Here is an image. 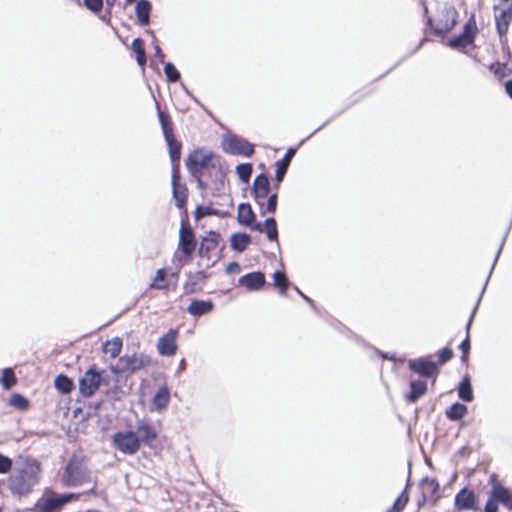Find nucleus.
<instances>
[{
    "mask_svg": "<svg viewBox=\"0 0 512 512\" xmlns=\"http://www.w3.org/2000/svg\"><path fill=\"white\" fill-rule=\"evenodd\" d=\"M10 404L20 410H25L28 408L29 402L24 396L13 394L10 399Z\"/></svg>",
    "mask_w": 512,
    "mask_h": 512,
    "instance_id": "46",
    "label": "nucleus"
},
{
    "mask_svg": "<svg viewBox=\"0 0 512 512\" xmlns=\"http://www.w3.org/2000/svg\"><path fill=\"white\" fill-rule=\"evenodd\" d=\"M151 3L148 0H139L136 4V16L139 23L145 26L150 21Z\"/></svg>",
    "mask_w": 512,
    "mask_h": 512,
    "instance_id": "30",
    "label": "nucleus"
},
{
    "mask_svg": "<svg viewBox=\"0 0 512 512\" xmlns=\"http://www.w3.org/2000/svg\"><path fill=\"white\" fill-rule=\"evenodd\" d=\"M467 411L466 405L456 402L446 409L445 415L451 421H458L466 415Z\"/></svg>",
    "mask_w": 512,
    "mask_h": 512,
    "instance_id": "34",
    "label": "nucleus"
},
{
    "mask_svg": "<svg viewBox=\"0 0 512 512\" xmlns=\"http://www.w3.org/2000/svg\"><path fill=\"white\" fill-rule=\"evenodd\" d=\"M156 38L154 37V42H156ZM155 56L159 59V61L161 63H164V60H165V54L163 53V51L161 50V48L159 47V45L157 43H155Z\"/></svg>",
    "mask_w": 512,
    "mask_h": 512,
    "instance_id": "53",
    "label": "nucleus"
},
{
    "mask_svg": "<svg viewBox=\"0 0 512 512\" xmlns=\"http://www.w3.org/2000/svg\"><path fill=\"white\" fill-rule=\"evenodd\" d=\"M270 193V181L266 174L261 173L257 175L253 181L252 195L254 200L259 206H262L264 201Z\"/></svg>",
    "mask_w": 512,
    "mask_h": 512,
    "instance_id": "13",
    "label": "nucleus"
},
{
    "mask_svg": "<svg viewBox=\"0 0 512 512\" xmlns=\"http://www.w3.org/2000/svg\"><path fill=\"white\" fill-rule=\"evenodd\" d=\"M273 280L274 285L280 290V293L285 294L290 284L285 273L279 270L275 271L273 274Z\"/></svg>",
    "mask_w": 512,
    "mask_h": 512,
    "instance_id": "42",
    "label": "nucleus"
},
{
    "mask_svg": "<svg viewBox=\"0 0 512 512\" xmlns=\"http://www.w3.org/2000/svg\"><path fill=\"white\" fill-rule=\"evenodd\" d=\"M216 156L212 152H207L203 149H197L191 152L186 158L185 164L188 171L196 176L201 170L208 167H216Z\"/></svg>",
    "mask_w": 512,
    "mask_h": 512,
    "instance_id": "5",
    "label": "nucleus"
},
{
    "mask_svg": "<svg viewBox=\"0 0 512 512\" xmlns=\"http://www.w3.org/2000/svg\"><path fill=\"white\" fill-rule=\"evenodd\" d=\"M61 482L67 487H77L90 482V471L82 456H71L64 468Z\"/></svg>",
    "mask_w": 512,
    "mask_h": 512,
    "instance_id": "2",
    "label": "nucleus"
},
{
    "mask_svg": "<svg viewBox=\"0 0 512 512\" xmlns=\"http://www.w3.org/2000/svg\"><path fill=\"white\" fill-rule=\"evenodd\" d=\"M238 284L246 287L248 291H257L264 286L265 275L260 271L247 273L239 278Z\"/></svg>",
    "mask_w": 512,
    "mask_h": 512,
    "instance_id": "19",
    "label": "nucleus"
},
{
    "mask_svg": "<svg viewBox=\"0 0 512 512\" xmlns=\"http://www.w3.org/2000/svg\"><path fill=\"white\" fill-rule=\"evenodd\" d=\"M301 297L307 302L310 304L311 307L314 308V303H313V300L311 298H309L308 296H306L305 294H301Z\"/></svg>",
    "mask_w": 512,
    "mask_h": 512,
    "instance_id": "58",
    "label": "nucleus"
},
{
    "mask_svg": "<svg viewBox=\"0 0 512 512\" xmlns=\"http://www.w3.org/2000/svg\"><path fill=\"white\" fill-rule=\"evenodd\" d=\"M112 442L116 449L127 455H133L140 449L136 434L131 430L115 433Z\"/></svg>",
    "mask_w": 512,
    "mask_h": 512,
    "instance_id": "8",
    "label": "nucleus"
},
{
    "mask_svg": "<svg viewBox=\"0 0 512 512\" xmlns=\"http://www.w3.org/2000/svg\"><path fill=\"white\" fill-rule=\"evenodd\" d=\"M55 388L62 394H69L73 388L74 383L68 376L60 374L54 380Z\"/></svg>",
    "mask_w": 512,
    "mask_h": 512,
    "instance_id": "38",
    "label": "nucleus"
},
{
    "mask_svg": "<svg viewBox=\"0 0 512 512\" xmlns=\"http://www.w3.org/2000/svg\"><path fill=\"white\" fill-rule=\"evenodd\" d=\"M458 396L465 402L473 401L474 395L469 376L463 377V379L459 383Z\"/></svg>",
    "mask_w": 512,
    "mask_h": 512,
    "instance_id": "33",
    "label": "nucleus"
},
{
    "mask_svg": "<svg viewBox=\"0 0 512 512\" xmlns=\"http://www.w3.org/2000/svg\"><path fill=\"white\" fill-rule=\"evenodd\" d=\"M325 125V123L323 125H321L320 127H318L317 129H315L308 137L314 135L316 132H318L323 126Z\"/></svg>",
    "mask_w": 512,
    "mask_h": 512,
    "instance_id": "59",
    "label": "nucleus"
},
{
    "mask_svg": "<svg viewBox=\"0 0 512 512\" xmlns=\"http://www.w3.org/2000/svg\"><path fill=\"white\" fill-rule=\"evenodd\" d=\"M498 504L512 511V490L500 484H495L489 492L484 512H498Z\"/></svg>",
    "mask_w": 512,
    "mask_h": 512,
    "instance_id": "4",
    "label": "nucleus"
},
{
    "mask_svg": "<svg viewBox=\"0 0 512 512\" xmlns=\"http://www.w3.org/2000/svg\"><path fill=\"white\" fill-rule=\"evenodd\" d=\"M381 356L384 358V359H392V357H389L387 354L385 353H382Z\"/></svg>",
    "mask_w": 512,
    "mask_h": 512,
    "instance_id": "60",
    "label": "nucleus"
},
{
    "mask_svg": "<svg viewBox=\"0 0 512 512\" xmlns=\"http://www.w3.org/2000/svg\"><path fill=\"white\" fill-rule=\"evenodd\" d=\"M169 147V155L172 163L179 162L181 156V143L177 141L174 136L165 139Z\"/></svg>",
    "mask_w": 512,
    "mask_h": 512,
    "instance_id": "40",
    "label": "nucleus"
},
{
    "mask_svg": "<svg viewBox=\"0 0 512 512\" xmlns=\"http://www.w3.org/2000/svg\"><path fill=\"white\" fill-rule=\"evenodd\" d=\"M170 400V392L167 386H162L158 389L153 397V405L157 410L165 408Z\"/></svg>",
    "mask_w": 512,
    "mask_h": 512,
    "instance_id": "35",
    "label": "nucleus"
},
{
    "mask_svg": "<svg viewBox=\"0 0 512 512\" xmlns=\"http://www.w3.org/2000/svg\"><path fill=\"white\" fill-rule=\"evenodd\" d=\"M178 332L175 329H169V331L159 338L157 349L162 356H173L177 351L176 339Z\"/></svg>",
    "mask_w": 512,
    "mask_h": 512,
    "instance_id": "15",
    "label": "nucleus"
},
{
    "mask_svg": "<svg viewBox=\"0 0 512 512\" xmlns=\"http://www.w3.org/2000/svg\"><path fill=\"white\" fill-rule=\"evenodd\" d=\"M502 6H494V18L497 33L500 37L507 34L512 21V3L510 0H502Z\"/></svg>",
    "mask_w": 512,
    "mask_h": 512,
    "instance_id": "11",
    "label": "nucleus"
},
{
    "mask_svg": "<svg viewBox=\"0 0 512 512\" xmlns=\"http://www.w3.org/2000/svg\"><path fill=\"white\" fill-rule=\"evenodd\" d=\"M45 496L39 499L35 505L38 512H56L64 504L74 498V494H57L54 492H46Z\"/></svg>",
    "mask_w": 512,
    "mask_h": 512,
    "instance_id": "6",
    "label": "nucleus"
},
{
    "mask_svg": "<svg viewBox=\"0 0 512 512\" xmlns=\"http://www.w3.org/2000/svg\"><path fill=\"white\" fill-rule=\"evenodd\" d=\"M397 499L400 500L403 503V505L407 504V502L409 501V497L406 489L399 495Z\"/></svg>",
    "mask_w": 512,
    "mask_h": 512,
    "instance_id": "55",
    "label": "nucleus"
},
{
    "mask_svg": "<svg viewBox=\"0 0 512 512\" xmlns=\"http://www.w3.org/2000/svg\"><path fill=\"white\" fill-rule=\"evenodd\" d=\"M251 243V236L247 233H234L230 238V246L236 252H243Z\"/></svg>",
    "mask_w": 512,
    "mask_h": 512,
    "instance_id": "27",
    "label": "nucleus"
},
{
    "mask_svg": "<svg viewBox=\"0 0 512 512\" xmlns=\"http://www.w3.org/2000/svg\"><path fill=\"white\" fill-rule=\"evenodd\" d=\"M494 66H495V64H492V65L490 66V69H491V70H495V67H494Z\"/></svg>",
    "mask_w": 512,
    "mask_h": 512,
    "instance_id": "64",
    "label": "nucleus"
},
{
    "mask_svg": "<svg viewBox=\"0 0 512 512\" xmlns=\"http://www.w3.org/2000/svg\"><path fill=\"white\" fill-rule=\"evenodd\" d=\"M83 3L87 9L97 13L103 8V0H83Z\"/></svg>",
    "mask_w": 512,
    "mask_h": 512,
    "instance_id": "47",
    "label": "nucleus"
},
{
    "mask_svg": "<svg viewBox=\"0 0 512 512\" xmlns=\"http://www.w3.org/2000/svg\"><path fill=\"white\" fill-rule=\"evenodd\" d=\"M468 29L469 26L466 24L464 27V32L450 39L448 45L452 48H465L472 44L474 41V36L468 32Z\"/></svg>",
    "mask_w": 512,
    "mask_h": 512,
    "instance_id": "29",
    "label": "nucleus"
},
{
    "mask_svg": "<svg viewBox=\"0 0 512 512\" xmlns=\"http://www.w3.org/2000/svg\"><path fill=\"white\" fill-rule=\"evenodd\" d=\"M505 90H506V93L512 98V79L506 81Z\"/></svg>",
    "mask_w": 512,
    "mask_h": 512,
    "instance_id": "56",
    "label": "nucleus"
},
{
    "mask_svg": "<svg viewBox=\"0 0 512 512\" xmlns=\"http://www.w3.org/2000/svg\"><path fill=\"white\" fill-rule=\"evenodd\" d=\"M408 366L411 371L425 378L436 376L439 372L437 364L424 357L409 360Z\"/></svg>",
    "mask_w": 512,
    "mask_h": 512,
    "instance_id": "12",
    "label": "nucleus"
},
{
    "mask_svg": "<svg viewBox=\"0 0 512 512\" xmlns=\"http://www.w3.org/2000/svg\"><path fill=\"white\" fill-rule=\"evenodd\" d=\"M123 347L122 339L114 337L111 340H107L104 344V352L109 354L112 358H116L121 353Z\"/></svg>",
    "mask_w": 512,
    "mask_h": 512,
    "instance_id": "37",
    "label": "nucleus"
},
{
    "mask_svg": "<svg viewBox=\"0 0 512 512\" xmlns=\"http://www.w3.org/2000/svg\"><path fill=\"white\" fill-rule=\"evenodd\" d=\"M1 384L5 389H10L16 384V376L12 368H5L2 372Z\"/></svg>",
    "mask_w": 512,
    "mask_h": 512,
    "instance_id": "44",
    "label": "nucleus"
},
{
    "mask_svg": "<svg viewBox=\"0 0 512 512\" xmlns=\"http://www.w3.org/2000/svg\"><path fill=\"white\" fill-rule=\"evenodd\" d=\"M179 247L186 256L192 255L196 248V240L190 226L182 220L179 231Z\"/></svg>",
    "mask_w": 512,
    "mask_h": 512,
    "instance_id": "14",
    "label": "nucleus"
},
{
    "mask_svg": "<svg viewBox=\"0 0 512 512\" xmlns=\"http://www.w3.org/2000/svg\"><path fill=\"white\" fill-rule=\"evenodd\" d=\"M295 152H296V149L295 148H289L284 157L277 161L275 166H276V173H275V179L277 181V183H281L284 179V176L287 172V169L290 165V162L293 158V156L295 155Z\"/></svg>",
    "mask_w": 512,
    "mask_h": 512,
    "instance_id": "24",
    "label": "nucleus"
},
{
    "mask_svg": "<svg viewBox=\"0 0 512 512\" xmlns=\"http://www.w3.org/2000/svg\"><path fill=\"white\" fill-rule=\"evenodd\" d=\"M131 48L133 52L136 54V61L138 65L143 68L147 61L144 48V41L141 38H135L132 41Z\"/></svg>",
    "mask_w": 512,
    "mask_h": 512,
    "instance_id": "36",
    "label": "nucleus"
},
{
    "mask_svg": "<svg viewBox=\"0 0 512 512\" xmlns=\"http://www.w3.org/2000/svg\"><path fill=\"white\" fill-rule=\"evenodd\" d=\"M172 194L178 209H184L188 198V189L185 184H172Z\"/></svg>",
    "mask_w": 512,
    "mask_h": 512,
    "instance_id": "28",
    "label": "nucleus"
},
{
    "mask_svg": "<svg viewBox=\"0 0 512 512\" xmlns=\"http://www.w3.org/2000/svg\"><path fill=\"white\" fill-rule=\"evenodd\" d=\"M404 507L405 505H403V503L400 500L396 499L393 506L386 512H401Z\"/></svg>",
    "mask_w": 512,
    "mask_h": 512,
    "instance_id": "52",
    "label": "nucleus"
},
{
    "mask_svg": "<svg viewBox=\"0 0 512 512\" xmlns=\"http://www.w3.org/2000/svg\"><path fill=\"white\" fill-rule=\"evenodd\" d=\"M255 219L256 215L249 203H240L238 205L237 220L241 225L247 226L253 230V226L258 223Z\"/></svg>",
    "mask_w": 512,
    "mask_h": 512,
    "instance_id": "20",
    "label": "nucleus"
},
{
    "mask_svg": "<svg viewBox=\"0 0 512 512\" xmlns=\"http://www.w3.org/2000/svg\"><path fill=\"white\" fill-rule=\"evenodd\" d=\"M453 354L454 353L451 348H443L442 350L439 351L438 363L440 365L447 363L453 357Z\"/></svg>",
    "mask_w": 512,
    "mask_h": 512,
    "instance_id": "48",
    "label": "nucleus"
},
{
    "mask_svg": "<svg viewBox=\"0 0 512 512\" xmlns=\"http://www.w3.org/2000/svg\"><path fill=\"white\" fill-rule=\"evenodd\" d=\"M164 73L166 75L167 81L174 83L180 79V72L177 68L170 62L165 63Z\"/></svg>",
    "mask_w": 512,
    "mask_h": 512,
    "instance_id": "45",
    "label": "nucleus"
},
{
    "mask_svg": "<svg viewBox=\"0 0 512 512\" xmlns=\"http://www.w3.org/2000/svg\"><path fill=\"white\" fill-rule=\"evenodd\" d=\"M196 279L195 280H205L207 278V274L204 272V271H199L197 272V274L195 275Z\"/></svg>",
    "mask_w": 512,
    "mask_h": 512,
    "instance_id": "57",
    "label": "nucleus"
},
{
    "mask_svg": "<svg viewBox=\"0 0 512 512\" xmlns=\"http://www.w3.org/2000/svg\"><path fill=\"white\" fill-rule=\"evenodd\" d=\"M156 108L164 138L167 139L173 137V123L171 121V117L169 116V114L160 109L158 103H156Z\"/></svg>",
    "mask_w": 512,
    "mask_h": 512,
    "instance_id": "31",
    "label": "nucleus"
},
{
    "mask_svg": "<svg viewBox=\"0 0 512 512\" xmlns=\"http://www.w3.org/2000/svg\"><path fill=\"white\" fill-rule=\"evenodd\" d=\"M41 465L34 458H26L8 479V487L14 495H28L38 485Z\"/></svg>",
    "mask_w": 512,
    "mask_h": 512,
    "instance_id": "1",
    "label": "nucleus"
},
{
    "mask_svg": "<svg viewBox=\"0 0 512 512\" xmlns=\"http://www.w3.org/2000/svg\"><path fill=\"white\" fill-rule=\"evenodd\" d=\"M455 20L453 19L451 22L448 20L445 23H438L437 25L433 24L431 18L427 19V25L433 30L434 34L437 36H442L448 33L454 26Z\"/></svg>",
    "mask_w": 512,
    "mask_h": 512,
    "instance_id": "39",
    "label": "nucleus"
},
{
    "mask_svg": "<svg viewBox=\"0 0 512 512\" xmlns=\"http://www.w3.org/2000/svg\"><path fill=\"white\" fill-rule=\"evenodd\" d=\"M220 235L217 232L210 231L206 237H204L200 243L198 252L201 257L207 256L208 253L214 250L219 241Z\"/></svg>",
    "mask_w": 512,
    "mask_h": 512,
    "instance_id": "25",
    "label": "nucleus"
},
{
    "mask_svg": "<svg viewBox=\"0 0 512 512\" xmlns=\"http://www.w3.org/2000/svg\"><path fill=\"white\" fill-rule=\"evenodd\" d=\"M184 366H185V361L182 360L181 363H180V369H184Z\"/></svg>",
    "mask_w": 512,
    "mask_h": 512,
    "instance_id": "61",
    "label": "nucleus"
},
{
    "mask_svg": "<svg viewBox=\"0 0 512 512\" xmlns=\"http://www.w3.org/2000/svg\"><path fill=\"white\" fill-rule=\"evenodd\" d=\"M178 273H172L170 275V278H167V272L166 269L161 268L158 269L156 272V275L153 279V282L150 284V288L157 289V290H169L171 285V280H173L172 288L175 289L176 284L178 282Z\"/></svg>",
    "mask_w": 512,
    "mask_h": 512,
    "instance_id": "18",
    "label": "nucleus"
},
{
    "mask_svg": "<svg viewBox=\"0 0 512 512\" xmlns=\"http://www.w3.org/2000/svg\"><path fill=\"white\" fill-rule=\"evenodd\" d=\"M507 234H508V231L505 233V236H504V238H503V240H502V242H501V244H500V247H499V249H498V251H497V254H496V256H495V259H494V261H493V264H492V267H491V270H490L489 276H488V278H487V280H486V283H485V285H484V287H483V289H482V291H481V294H480V296H479V298H478V300H477V303H476V305H475V307H474V309H473V311H472V313H471V315H470V318H469V320H468V323H467V325H466V330H467L466 338H465V339L460 343V345H459V349L462 351V357H461V359H462V361H463V362H465V361L467 360V357H468V354H469V351H470V337H469V331H470V328H471V325H472L473 318H474V316H475V314H476V312H477V309H478V306H479V304H480V301H481L482 295H483V293H484V291H485V289H486V286H487V283H488V281H489V278H490V276H491V274H492V271H493V269H494V267H495V265H496V262H497V260H498V258H499V255H500V253H501V251H502V248H503V246H504L505 238H506Z\"/></svg>",
    "mask_w": 512,
    "mask_h": 512,
    "instance_id": "7",
    "label": "nucleus"
},
{
    "mask_svg": "<svg viewBox=\"0 0 512 512\" xmlns=\"http://www.w3.org/2000/svg\"><path fill=\"white\" fill-rule=\"evenodd\" d=\"M12 460L0 453V474H6L11 470Z\"/></svg>",
    "mask_w": 512,
    "mask_h": 512,
    "instance_id": "49",
    "label": "nucleus"
},
{
    "mask_svg": "<svg viewBox=\"0 0 512 512\" xmlns=\"http://www.w3.org/2000/svg\"><path fill=\"white\" fill-rule=\"evenodd\" d=\"M427 391V384L421 380H413L410 382V392L406 394L405 398L408 402L414 403Z\"/></svg>",
    "mask_w": 512,
    "mask_h": 512,
    "instance_id": "26",
    "label": "nucleus"
},
{
    "mask_svg": "<svg viewBox=\"0 0 512 512\" xmlns=\"http://www.w3.org/2000/svg\"><path fill=\"white\" fill-rule=\"evenodd\" d=\"M439 483L433 478H424L421 481V489L423 494V501L427 498L436 501L439 498Z\"/></svg>",
    "mask_w": 512,
    "mask_h": 512,
    "instance_id": "22",
    "label": "nucleus"
},
{
    "mask_svg": "<svg viewBox=\"0 0 512 512\" xmlns=\"http://www.w3.org/2000/svg\"><path fill=\"white\" fill-rule=\"evenodd\" d=\"M278 195L277 193H273L268 195L267 203L264 205V201H262V206L260 207V214L265 215L266 213L274 214L277 209Z\"/></svg>",
    "mask_w": 512,
    "mask_h": 512,
    "instance_id": "41",
    "label": "nucleus"
},
{
    "mask_svg": "<svg viewBox=\"0 0 512 512\" xmlns=\"http://www.w3.org/2000/svg\"><path fill=\"white\" fill-rule=\"evenodd\" d=\"M103 377L95 366L90 367L79 379V391L83 397H91L99 388Z\"/></svg>",
    "mask_w": 512,
    "mask_h": 512,
    "instance_id": "9",
    "label": "nucleus"
},
{
    "mask_svg": "<svg viewBox=\"0 0 512 512\" xmlns=\"http://www.w3.org/2000/svg\"><path fill=\"white\" fill-rule=\"evenodd\" d=\"M238 270H239V264H238V263H236V262H232V263H230V264L227 266V268H226V272H227V273H229V274H230V273H234V272H236V271H238Z\"/></svg>",
    "mask_w": 512,
    "mask_h": 512,
    "instance_id": "54",
    "label": "nucleus"
},
{
    "mask_svg": "<svg viewBox=\"0 0 512 512\" xmlns=\"http://www.w3.org/2000/svg\"><path fill=\"white\" fill-rule=\"evenodd\" d=\"M253 231L265 233L270 241L278 240V229L274 217L267 218L264 223L258 222L253 226Z\"/></svg>",
    "mask_w": 512,
    "mask_h": 512,
    "instance_id": "21",
    "label": "nucleus"
},
{
    "mask_svg": "<svg viewBox=\"0 0 512 512\" xmlns=\"http://www.w3.org/2000/svg\"><path fill=\"white\" fill-rule=\"evenodd\" d=\"M455 508L459 511L477 510V498L472 490L461 489L454 499Z\"/></svg>",
    "mask_w": 512,
    "mask_h": 512,
    "instance_id": "16",
    "label": "nucleus"
},
{
    "mask_svg": "<svg viewBox=\"0 0 512 512\" xmlns=\"http://www.w3.org/2000/svg\"><path fill=\"white\" fill-rule=\"evenodd\" d=\"M195 218L196 220H200L206 216H210V215H215V216H218V217H221V218H225L229 215V212L228 211H223V210H219V209H215L211 206H203V205H199L196 207V210H195Z\"/></svg>",
    "mask_w": 512,
    "mask_h": 512,
    "instance_id": "32",
    "label": "nucleus"
},
{
    "mask_svg": "<svg viewBox=\"0 0 512 512\" xmlns=\"http://www.w3.org/2000/svg\"><path fill=\"white\" fill-rule=\"evenodd\" d=\"M295 290L297 291V293L301 296V294H303L297 287H295Z\"/></svg>",
    "mask_w": 512,
    "mask_h": 512,
    "instance_id": "63",
    "label": "nucleus"
},
{
    "mask_svg": "<svg viewBox=\"0 0 512 512\" xmlns=\"http://www.w3.org/2000/svg\"><path fill=\"white\" fill-rule=\"evenodd\" d=\"M214 308L211 300H193L187 307V312L195 317L210 313Z\"/></svg>",
    "mask_w": 512,
    "mask_h": 512,
    "instance_id": "23",
    "label": "nucleus"
},
{
    "mask_svg": "<svg viewBox=\"0 0 512 512\" xmlns=\"http://www.w3.org/2000/svg\"><path fill=\"white\" fill-rule=\"evenodd\" d=\"M151 365V357L143 352L124 354L119 357L117 365L110 366V370L115 375H131L139 370L145 369Z\"/></svg>",
    "mask_w": 512,
    "mask_h": 512,
    "instance_id": "3",
    "label": "nucleus"
},
{
    "mask_svg": "<svg viewBox=\"0 0 512 512\" xmlns=\"http://www.w3.org/2000/svg\"><path fill=\"white\" fill-rule=\"evenodd\" d=\"M223 150L232 155L250 157L254 153V145L238 136H228L222 141Z\"/></svg>",
    "mask_w": 512,
    "mask_h": 512,
    "instance_id": "10",
    "label": "nucleus"
},
{
    "mask_svg": "<svg viewBox=\"0 0 512 512\" xmlns=\"http://www.w3.org/2000/svg\"><path fill=\"white\" fill-rule=\"evenodd\" d=\"M252 172H253V166L250 163H242V164L237 165V167H236V173H237L239 179L243 183L249 182Z\"/></svg>",
    "mask_w": 512,
    "mask_h": 512,
    "instance_id": "43",
    "label": "nucleus"
},
{
    "mask_svg": "<svg viewBox=\"0 0 512 512\" xmlns=\"http://www.w3.org/2000/svg\"><path fill=\"white\" fill-rule=\"evenodd\" d=\"M134 432L136 439L139 441V445L144 443L145 445L151 446L153 441L157 438V432L154 427L144 420L137 421Z\"/></svg>",
    "mask_w": 512,
    "mask_h": 512,
    "instance_id": "17",
    "label": "nucleus"
},
{
    "mask_svg": "<svg viewBox=\"0 0 512 512\" xmlns=\"http://www.w3.org/2000/svg\"><path fill=\"white\" fill-rule=\"evenodd\" d=\"M196 287H197V280H189L183 286L184 293L192 294L196 291Z\"/></svg>",
    "mask_w": 512,
    "mask_h": 512,
    "instance_id": "50",
    "label": "nucleus"
},
{
    "mask_svg": "<svg viewBox=\"0 0 512 512\" xmlns=\"http://www.w3.org/2000/svg\"><path fill=\"white\" fill-rule=\"evenodd\" d=\"M136 0H125L126 4H132L133 2H135Z\"/></svg>",
    "mask_w": 512,
    "mask_h": 512,
    "instance_id": "62",
    "label": "nucleus"
},
{
    "mask_svg": "<svg viewBox=\"0 0 512 512\" xmlns=\"http://www.w3.org/2000/svg\"><path fill=\"white\" fill-rule=\"evenodd\" d=\"M180 183L179 162L172 163V184Z\"/></svg>",
    "mask_w": 512,
    "mask_h": 512,
    "instance_id": "51",
    "label": "nucleus"
}]
</instances>
